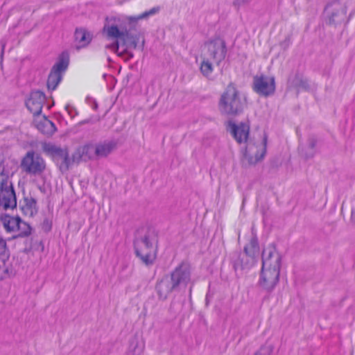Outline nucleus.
I'll return each mask as SVG.
<instances>
[{
	"label": "nucleus",
	"mask_w": 355,
	"mask_h": 355,
	"mask_svg": "<svg viewBox=\"0 0 355 355\" xmlns=\"http://www.w3.org/2000/svg\"><path fill=\"white\" fill-rule=\"evenodd\" d=\"M0 224L6 232L12 234L14 237L26 236L31 233L29 225L17 216L2 214L0 215Z\"/></svg>",
	"instance_id": "obj_11"
},
{
	"label": "nucleus",
	"mask_w": 355,
	"mask_h": 355,
	"mask_svg": "<svg viewBox=\"0 0 355 355\" xmlns=\"http://www.w3.org/2000/svg\"><path fill=\"white\" fill-rule=\"evenodd\" d=\"M42 150L46 155L52 157V158L58 162L60 168L65 171L69 168V159L68 150L66 148H60L51 143H41Z\"/></svg>",
	"instance_id": "obj_12"
},
{
	"label": "nucleus",
	"mask_w": 355,
	"mask_h": 355,
	"mask_svg": "<svg viewBox=\"0 0 355 355\" xmlns=\"http://www.w3.org/2000/svg\"><path fill=\"white\" fill-rule=\"evenodd\" d=\"M191 281L189 266L184 262L181 263L170 274L163 277L156 285L159 297L166 300L173 291L184 289Z\"/></svg>",
	"instance_id": "obj_4"
},
{
	"label": "nucleus",
	"mask_w": 355,
	"mask_h": 355,
	"mask_svg": "<svg viewBox=\"0 0 355 355\" xmlns=\"http://www.w3.org/2000/svg\"><path fill=\"white\" fill-rule=\"evenodd\" d=\"M272 351L273 347L272 345H263L254 355H270Z\"/></svg>",
	"instance_id": "obj_26"
},
{
	"label": "nucleus",
	"mask_w": 355,
	"mask_h": 355,
	"mask_svg": "<svg viewBox=\"0 0 355 355\" xmlns=\"http://www.w3.org/2000/svg\"><path fill=\"white\" fill-rule=\"evenodd\" d=\"M259 254V246L257 236L252 234L250 242L244 247V253L242 257H238L234 261V269H248L254 266L257 261Z\"/></svg>",
	"instance_id": "obj_9"
},
{
	"label": "nucleus",
	"mask_w": 355,
	"mask_h": 355,
	"mask_svg": "<svg viewBox=\"0 0 355 355\" xmlns=\"http://www.w3.org/2000/svg\"><path fill=\"white\" fill-rule=\"evenodd\" d=\"M226 128L230 133H249L250 125L248 123L241 122L236 124L232 121H229L226 124Z\"/></svg>",
	"instance_id": "obj_22"
},
{
	"label": "nucleus",
	"mask_w": 355,
	"mask_h": 355,
	"mask_svg": "<svg viewBox=\"0 0 355 355\" xmlns=\"http://www.w3.org/2000/svg\"><path fill=\"white\" fill-rule=\"evenodd\" d=\"M118 146L116 140H107L97 144L95 146V155L98 158L106 157Z\"/></svg>",
	"instance_id": "obj_20"
},
{
	"label": "nucleus",
	"mask_w": 355,
	"mask_h": 355,
	"mask_svg": "<svg viewBox=\"0 0 355 355\" xmlns=\"http://www.w3.org/2000/svg\"><path fill=\"white\" fill-rule=\"evenodd\" d=\"M348 3L345 0H331L324 8V17L327 24L337 26L345 21L347 17Z\"/></svg>",
	"instance_id": "obj_8"
},
{
	"label": "nucleus",
	"mask_w": 355,
	"mask_h": 355,
	"mask_svg": "<svg viewBox=\"0 0 355 355\" xmlns=\"http://www.w3.org/2000/svg\"><path fill=\"white\" fill-rule=\"evenodd\" d=\"M352 219L355 221V211H352Z\"/></svg>",
	"instance_id": "obj_32"
},
{
	"label": "nucleus",
	"mask_w": 355,
	"mask_h": 355,
	"mask_svg": "<svg viewBox=\"0 0 355 355\" xmlns=\"http://www.w3.org/2000/svg\"><path fill=\"white\" fill-rule=\"evenodd\" d=\"M69 64V55L62 53L59 61L53 67L48 79L46 85L49 90H55L62 79V73L67 69Z\"/></svg>",
	"instance_id": "obj_14"
},
{
	"label": "nucleus",
	"mask_w": 355,
	"mask_h": 355,
	"mask_svg": "<svg viewBox=\"0 0 355 355\" xmlns=\"http://www.w3.org/2000/svg\"><path fill=\"white\" fill-rule=\"evenodd\" d=\"M235 257H236V259H234V257H232V259H233L232 260V263H234V261L237 260L238 257L241 258L242 257V254H235Z\"/></svg>",
	"instance_id": "obj_31"
},
{
	"label": "nucleus",
	"mask_w": 355,
	"mask_h": 355,
	"mask_svg": "<svg viewBox=\"0 0 355 355\" xmlns=\"http://www.w3.org/2000/svg\"><path fill=\"white\" fill-rule=\"evenodd\" d=\"M90 107H92V109L94 111H96L97 112L98 103H97L96 100L90 98Z\"/></svg>",
	"instance_id": "obj_30"
},
{
	"label": "nucleus",
	"mask_w": 355,
	"mask_h": 355,
	"mask_svg": "<svg viewBox=\"0 0 355 355\" xmlns=\"http://www.w3.org/2000/svg\"><path fill=\"white\" fill-rule=\"evenodd\" d=\"M158 11V8H153L137 16L114 17L107 19L104 31L109 38L115 40L112 44L107 46V48L118 53L120 46L126 47L132 39L131 34L126 27L127 22L136 23L139 20L145 19L155 15Z\"/></svg>",
	"instance_id": "obj_1"
},
{
	"label": "nucleus",
	"mask_w": 355,
	"mask_h": 355,
	"mask_svg": "<svg viewBox=\"0 0 355 355\" xmlns=\"http://www.w3.org/2000/svg\"><path fill=\"white\" fill-rule=\"evenodd\" d=\"M13 172L9 164L0 153V206L4 209H14L17 205L15 191L10 178Z\"/></svg>",
	"instance_id": "obj_5"
},
{
	"label": "nucleus",
	"mask_w": 355,
	"mask_h": 355,
	"mask_svg": "<svg viewBox=\"0 0 355 355\" xmlns=\"http://www.w3.org/2000/svg\"><path fill=\"white\" fill-rule=\"evenodd\" d=\"M317 139L315 135H303L300 138L299 151L306 159L312 158L315 154Z\"/></svg>",
	"instance_id": "obj_17"
},
{
	"label": "nucleus",
	"mask_w": 355,
	"mask_h": 355,
	"mask_svg": "<svg viewBox=\"0 0 355 355\" xmlns=\"http://www.w3.org/2000/svg\"><path fill=\"white\" fill-rule=\"evenodd\" d=\"M250 1L251 0H234V5L239 8L241 6L248 5Z\"/></svg>",
	"instance_id": "obj_29"
},
{
	"label": "nucleus",
	"mask_w": 355,
	"mask_h": 355,
	"mask_svg": "<svg viewBox=\"0 0 355 355\" xmlns=\"http://www.w3.org/2000/svg\"><path fill=\"white\" fill-rule=\"evenodd\" d=\"M8 257V250L6 241L0 236V259L5 260Z\"/></svg>",
	"instance_id": "obj_25"
},
{
	"label": "nucleus",
	"mask_w": 355,
	"mask_h": 355,
	"mask_svg": "<svg viewBox=\"0 0 355 355\" xmlns=\"http://www.w3.org/2000/svg\"><path fill=\"white\" fill-rule=\"evenodd\" d=\"M157 234L154 230H148L140 238L135 241L137 257L146 266L152 265L156 258Z\"/></svg>",
	"instance_id": "obj_6"
},
{
	"label": "nucleus",
	"mask_w": 355,
	"mask_h": 355,
	"mask_svg": "<svg viewBox=\"0 0 355 355\" xmlns=\"http://www.w3.org/2000/svg\"><path fill=\"white\" fill-rule=\"evenodd\" d=\"M105 110H103L101 112H97L96 114H94L92 116V118L90 119V121H98L100 120V119L105 116Z\"/></svg>",
	"instance_id": "obj_28"
},
{
	"label": "nucleus",
	"mask_w": 355,
	"mask_h": 355,
	"mask_svg": "<svg viewBox=\"0 0 355 355\" xmlns=\"http://www.w3.org/2000/svg\"><path fill=\"white\" fill-rule=\"evenodd\" d=\"M200 70L202 75L207 78L209 77L211 75L214 71V67L213 64L209 60V58L205 56L203 60L201 62Z\"/></svg>",
	"instance_id": "obj_24"
},
{
	"label": "nucleus",
	"mask_w": 355,
	"mask_h": 355,
	"mask_svg": "<svg viewBox=\"0 0 355 355\" xmlns=\"http://www.w3.org/2000/svg\"><path fill=\"white\" fill-rule=\"evenodd\" d=\"M245 105V98H242L236 86L230 83L220 98L218 109L223 114L236 115L243 111Z\"/></svg>",
	"instance_id": "obj_7"
},
{
	"label": "nucleus",
	"mask_w": 355,
	"mask_h": 355,
	"mask_svg": "<svg viewBox=\"0 0 355 355\" xmlns=\"http://www.w3.org/2000/svg\"><path fill=\"white\" fill-rule=\"evenodd\" d=\"M42 150L46 155L52 157V158L58 162L60 168L65 171L69 168V159L68 150L66 148H60L51 143H41Z\"/></svg>",
	"instance_id": "obj_13"
},
{
	"label": "nucleus",
	"mask_w": 355,
	"mask_h": 355,
	"mask_svg": "<svg viewBox=\"0 0 355 355\" xmlns=\"http://www.w3.org/2000/svg\"><path fill=\"white\" fill-rule=\"evenodd\" d=\"M253 89L259 94L268 96L275 91L274 77L260 76H255L253 80Z\"/></svg>",
	"instance_id": "obj_16"
},
{
	"label": "nucleus",
	"mask_w": 355,
	"mask_h": 355,
	"mask_svg": "<svg viewBox=\"0 0 355 355\" xmlns=\"http://www.w3.org/2000/svg\"><path fill=\"white\" fill-rule=\"evenodd\" d=\"M42 99L40 96L32 95L27 100L26 105L29 111L34 115V117L40 115L42 110Z\"/></svg>",
	"instance_id": "obj_21"
},
{
	"label": "nucleus",
	"mask_w": 355,
	"mask_h": 355,
	"mask_svg": "<svg viewBox=\"0 0 355 355\" xmlns=\"http://www.w3.org/2000/svg\"><path fill=\"white\" fill-rule=\"evenodd\" d=\"M6 272H7L8 275H9L14 274V272L12 271H11L10 272H8V270H6Z\"/></svg>",
	"instance_id": "obj_33"
},
{
	"label": "nucleus",
	"mask_w": 355,
	"mask_h": 355,
	"mask_svg": "<svg viewBox=\"0 0 355 355\" xmlns=\"http://www.w3.org/2000/svg\"><path fill=\"white\" fill-rule=\"evenodd\" d=\"M143 346H139L138 343L134 345L132 352H130L129 355H141L143 352Z\"/></svg>",
	"instance_id": "obj_27"
},
{
	"label": "nucleus",
	"mask_w": 355,
	"mask_h": 355,
	"mask_svg": "<svg viewBox=\"0 0 355 355\" xmlns=\"http://www.w3.org/2000/svg\"><path fill=\"white\" fill-rule=\"evenodd\" d=\"M236 141L245 145L242 150L241 164L244 167L255 166L263 160L267 152L266 135H232Z\"/></svg>",
	"instance_id": "obj_2"
},
{
	"label": "nucleus",
	"mask_w": 355,
	"mask_h": 355,
	"mask_svg": "<svg viewBox=\"0 0 355 355\" xmlns=\"http://www.w3.org/2000/svg\"><path fill=\"white\" fill-rule=\"evenodd\" d=\"M281 257L273 245H269L262 252V268L260 286L266 291H272L279 282Z\"/></svg>",
	"instance_id": "obj_3"
},
{
	"label": "nucleus",
	"mask_w": 355,
	"mask_h": 355,
	"mask_svg": "<svg viewBox=\"0 0 355 355\" xmlns=\"http://www.w3.org/2000/svg\"><path fill=\"white\" fill-rule=\"evenodd\" d=\"M19 208L23 216L33 217L38 211L36 200L31 196H25L19 202Z\"/></svg>",
	"instance_id": "obj_18"
},
{
	"label": "nucleus",
	"mask_w": 355,
	"mask_h": 355,
	"mask_svg": "<svg viewBox=\"0 0 355 355\" xmlns=\"http://www.w3.org/2000/svg\"><path fill=\"white\" fill-rule=\"evenodd\" d=\"M21 168L25 173L32 175H40L46 169L44 158L33 150L28 151L22 157Z\"/></svg>",
	"instance_id": "obj_10"
},
{
	"label": "nucleus",
	"mask_w": 355,
	"mask_h": 355,
	"mask_svg": "<svg viewBox=\"0 0 355 355\" xmlns=\"http://www.w3.org/2000/svg\"><path fill=\"white\" fill-rule=\"evenodd\" d=\"M33 124L41 133H53L57 130L55 123L44 115L35 116Z\"/></svg>",
	"instance_id": "obj_19"
},
{
	"label": "nucleus",
	"mask_w": 355,
	"mask_h": 355,
	"mask_svg": "<svg viewBox=\"0 0 355 355\" xmlns=\"http://www.w3.org/2000/svg\"><path fill=\"white\" fill-rule=\"evenodd\" d=\"M204 50L207 51L204 56L210 58L216 64H219L225 58V43L220 38H216L205 43Z\"/></svg>",
	"instance_id": "obj_15"
},
{
	"label": "nucleus",
	"mask_w": 355,
	"mask_h": 355,
	"mask_svg": "<svg viewBox=\"0 0 355 355\" xmlns=\"http://www.w3.org/2000/svg\"><path fill=\"white\" fill-rule=\"evenodd\" d=\"M87 31L83 28H76L74 33V46L77 49L87 46Z\"/></svg>",
	"instance_id": "obj_23"
}]
</instances>
